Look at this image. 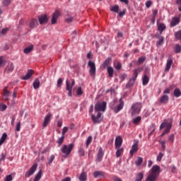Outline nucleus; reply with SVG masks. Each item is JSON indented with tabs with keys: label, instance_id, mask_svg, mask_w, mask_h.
<instances>
[{
	"label": "nucleus",
	"instance_id": "27",
	"mask_svg": "<svg viewBox=\"0 0 181 181\" xmlns=\"http://www.w3.org/2000/svg\"><path fill=\"white\" fill-rule=\"evenodd\" d=\"M80 181H86L87 180V173L85 172H82L78 177Z\"/></svg>",
	"mask_w": 181,
	"mask_h": 181
},
{
	"label": "nucleus",
	"instance_id": "49",
	"mask_svg": "<svg viewBox=\"0 0 181 181\" xmlns=\"http://www.w3.org/2000/svg\"><path fill=\"white\" fill-rule=\"evenodd\" d=\"M145 60H146V58L145 57H141L139 58V59H138L139 64H142V63H144V62H145Z\"/></svg>",
	"mask_w": 181,
	"mask_h": 181
},
{
	"label": "nucleus",
	"instance_id": "12",
	"mask_svg": "<svg viewBox=\"0 0 181 181\" xmlns=\"http://www.w3.org/2000/svg\"><path fill=\"white\" fill-rule=\"evenodd\" d=\"M180 18H181V14H180L178 17H173L170 22V26L175 27L177 25H179V23H180Z\"/></svg>",
	"mask_w": 181,
	"mask_h": 181
},
{
	"label": "nucleus",
	"instance_id": "11",
	"mask_svg": "<svg viewBox=\"0 0 181 181\" xmlns=\"http://www.w3.org/2000/svg\"><path fill=\"white\" fill-rule=\"evenodd\" d=\"M142 70H144V69H142V68H137V69L133 70V76H132V78L130 79V81H135L138 77V74H139V73H141V71H142Z\"/></svg>",
	"mask_w": 181,
	"mask_h": 181
},
{
	"label": "nucleus",
	"instance_id": "3",
	"mask_svg": "<svg viewBox=\"0 0 181 181\" xmlns=\"http://www.w3.org/2000/svg\"><path fill=\"white\" fill-rule=\"evenodd\" d=\"M94 108V106L93 105H90V110H89V113L91 114V118H92V121L93 122H94V124H100V122H101L103 121V118H101V112H98L97 114V116L94 115L93 114V110Z\"/></svg>",
	"mask_w": 181,
	"mask_h": 181
},
{
	"label": "nucleus",
	"instance_id": "51",
	"mask_svg": "<svg viewBox=\"0 0 181 181\" xmlns=\"http://www.w3.org/2000/svg\"><path fill=\"white\" fill-rule=\"evenodd\" d=\"M160 144H161L162 148L165 151L166 148V141L165 140H163L160 141Z\"/></svg>",
	"mask_w": 181,
	"mask_h": 181
},
{
	"label": "nucleus",
	"instance_id": "26",
	"mask_svg": "<svg viewBox=\"0 0 181 181\" xmlns=\"http://www.w3.org/2000/svg\"><path fill=\"white\" fill-rule=\"evenodd\" d=\"M113 66L116 70H121L122 68V64L119 61H115Z\"/></svg>",
	"mask_w": 181,
	"mask_h": 181
},
{
	"label": "nucleus",
	"instance_id": "8",
	"mask_svg": "<svg viewBox=\"0 0 181 181\" xmlns=\"http://www.w3.org/2000/svg\"><path fill=\"white\" fill-rule=\"evenodd\" d=\"M88 65L90 67L89 74L90 77L94 78L95 77V71H96L95 63H94L93 62L89 61L88 63Z\"/></svg>",
	"mask_w": 181,
	"mask_h": 181
},
{
	"label": "nucleus",
	"instance_id": "57",
	"mask_svg": "<svg viewBox=\"0 0 181 181\" xmlns=\"http://www.w3.org/2000/svg\"><path fill=\"white\" fill-rule=\"evenodd\" d=\"M8 32V28H4L1 32L0 33V36H2V35H5Z\"/></svg>",
	"mask_w": 181,
	"mask_h": 181
},
{
	"label": "nucleus",
	"instance_id": "1",
	"mask_svg": "<svg viewBox=\"0 0 181 181\" xmlns=\"http://www.w3.org/2000/svg\"><path fill=\"white\" fill-rule=\"evenodd\" d=\"M159 173H160V167L158 165H154L149 170V175L146 181H156V179L159 177Z\"/></svg>",
	"mask_w": 181,
	"mask_h": 181
},
{
	"label": "nucleus",
	"instance_id": "36",
	"mask_svg": "<svg viewBox=\"0 0 181 181\" xmlns=\"http://www.w3.org/2000/svg\"><path fill=\"white\" fill-rule=\"evenodd\" d=\"M143 86H146V84H148V83H149V77H148V75H144L143 76Z\"/></svg>",
	"mask_w": 181,
	"mask_h": 181
},
{
	"label": "nucleus",
	"instance_id": "15",
	"mask_svg": "<svg viewBox=\"0 0 181 181\" xmlns=\"http://www.w3.org/2000/svg\"><path fill=\"white\" fill-rule=\"evenodd\" d=\"M35 71L32 69H28L25 76L21 77L22 80H29L33 76Z\"/></svg>",
	"mask_w": 181,
	"mask_h": 181
},
{
	"label": "nucleus",
	"instance_id": "24",
	"mask_svg": "<svg viewBox=\"0 0 181 181\" xmlns=\"http://www.w3.org/2000/svg\"><path fill=\"white\" fill-rule=\"evenodd\" d=\"M117 149L116 151V158H119V156H122V155L124 153V148H115Z\"/></svg>",
	"mask_w": 181,
	"mask_h": 181
},
{
	"label": "nucleus",
	"instance_id": "62",
	"mask_svg": "<svg viewBox=\"0 0 181 181\" xmlns=\"http://www.w3.org/2000/svg\"><path fill=\"white\" fill-rule=\"evenodd\" d=\"M53 160H54V155L50 156V158H49V163H52Z\"/></svg>",
	"mask_w": 181,
	"mask_h": 181
},
{
	"label": "nucleus",
	"instance_id": "42",
	"mask_svg": "<svg viewBox=\"0 0 181 181\" xmlns=\"http://www.w3.org/2000/svg\"><path fill=\"white\" fill-rule=\"evenodd\" d=\"M164 155L165 154L162 152L159 153L158 155L157 156V158H156L157 162H161L162 158H163Z\"/></svg>",
	"mask_w": 181,
	"mask_h": 181
},
{
	"label": "nucleus",
	"instance_id": "48",
	"mask_svg": "<svg viewBox=\"0 0 181 181\" xmlns=\"http://www.w3.org/2000/svg\"><path fill=\"white\" fill-rule=\"evenodd\" d=\"M8 108V106L4 103H0V111H5Z\"/></svg>",
	"mask_w": 181,
	"mask_h": 181
},
{
	"label": "nucleus",
	"instance_id": "50",
	"mask_svg": "<svg viewBox=\"0 0 181 181\" xmlns=\"http://www.w3.org/2000/svg\"><path fill=\"white\" fill-rule=\"evenodd\" d=\"M83 89H81V87H78L77 90H76V94L78 95H83Z\"/></svg>",
	"mask_w": 181,
	"mask_h": 181
},
{
	"label": "nucleus",
	"instance_id": "28",
	"mask_svg": "<svg viewBox=\"0 0 181 181\" xmlns=\"http://www.w3.org/2000/svg\"><path fill=\"white\" fill-rule=\"evenodd\" d=\"M165 29H166V25L164 23H160L158 25V30L160 33H162Z\"/></svg>",
	"mask_w": 181,
	"mask_h": 181
},
{
	"label": "nucleus",
	"instance_id": "46",
	"mask_svg": "<svg viewBox=\"0 0 181 181\" xmlns=\"http://www.w3.org/2000/svg\"><path fill=\"white\" fill-rule=\"evenodd\" d=\"M91 142H93V136H89L86 141V146L88 147V146L90 145V144H91Z\"/></svg>",
	"mask_w": 181,
	"mask_h": 181
},
{
	"label": "nucleus",
	"instance_id": "17",
	"mask_svg": "<svg viewBox=\"0 0 181 181\" xmlns=\"http://www.w3.org/2000/svg\"><path fill=\"white\" fill-rule=\"evenodd\" d=\"M104 156V151H103V148L100 147L98 155H97V162H101L103 160V157Z\"/></svg>",
	"mask_w": 181,
	"mask_h": 181
},
{
	"label": "nucleus",
	"instance_id": "43",
	"mask_svg": "<svg viewBox=\"0 0 181 181\" xmlns=\"http://www.w3.org/2000/svg\"><path fill=\"white\" fill-rule=\"evenodd\" d=\"M168 141L170 142V144H173V142H175V134H170L168 136Z\"/></svg>",
	"mask_w": 181,
	"mask_h": 181
},
{
	"label": "nucleus",
	"instance_id": "41",
	"mask_svg": "<svg viewBox=\"0 0 181 181\" xmlns=\"http://www.w3.org/2000/svg\"><path fill=\"white\" fill-rule=\"evenodd\" d=\"M33 49V45H30L29 47L24 49V53H25V54H28V53H30V52H32Z\"/></svg>",
	"mask_w": 181,
	"mask_h": 181
},
{
	"label": "nucleus",
	"instance_id": "19",
	"mask_svg": "<svg viewBox=\"0 0 181 181\" xmlns=\"http://www.w3.org/2000/svg\"><path fill=\"white\" fill-rule=\"evenodd\" d=\"M172 64H173V59H172V58H169L167 60V63L165 66V71H169V70H170V67H172Z\"/></svg>",
	"mask_w": 181,
	"mask_h": 181
},
{
	"label": "nucleus",
	"instance_id": "7",
	"mask_svg": "<svg viewBox=\"0 0 181 181\" xmlns=\"http://www.w3.org/2000/svg\"><path fill=\"white\" fill-rule=\"evenodd\" d=\"M107 109V103L106 102H98L95 105V111L100 112H105V110Z\"/></svg>",
	"mask_w": 181,
	"mask_h": 181
},
{
	"label": "nucleus",
	"instance_id": "55",
	"mask_svg": "<svg viewBox=\"0 0 181 181\" xmlns=\"http://www.w3.org/2000/svg\"><path fill=\"white\" fill-rule=\"evenodd\" d=\"M67 131H69V127H64L62 129V135L64 136V135H66V132H67Z\"/></svg>",
	"mask_w": 181,
	"mask_h": 181
},
{
	"label": "nucleus",
	"instance_id": "13",
	"mask_svg": "<svg viewBox=\"0 0 181 181\" xmlns=\"http://www.w3.org/2000/svg\"><path fill=\"white\" fill-rule=\"evenodd\" d=\"M122 145V137L121 136H117L115 141V148H121Z\"/></svg>",
	"mask_w": 181,
	"mask_h": 181
},
{
	"label": "nucleus",
	"instance_id": "4",
	"mask_svg": "<svg viewBox=\"0 0 181 181\" xmlns=\"http://www.w3.org/2000/svg\"><path fill=\"white\" fill-rule=\"evenodd\" d=\"M165 129V132H170V129H172V120L170 119H165L163 122L160 126V129Z\"/></svg>",
	"mask_w": 181,
	"mask_h": 181
},
{
	"label": "nucleus",
	"instance_id": "22",
	"mask_svg": "<svg viewBox=\"0 0 181 181\" xmlns=\"http://www.w3.org/2000/svg\"><path fill=\"white\" fill-rule=\"evenodd\" d=\"M37 25H38L37 20L32 19L30 21L29 27L30 28V29H33L34 28H36Z\"/></svg>",
	"mask_w": 181,
	"mask_h": 181
},
{
	"label": "nucleus",
	"instance_id": "44",
	"mask_svg": "<svg viewBox=\"0 0 181 181\" xmlns=\"http://www.w3.org/2000/svg\"><path fill=\"white\" fill-rule=\"evenodd\" d=\"M175 39H177V40H181V30L175 34Z\"/></svg>",
	"mask_w": 181,
	"mask_h": 181
},
{
	"label": "nucleus",
	"instance_id": "63",
	"mask_svg": "<svg viewBox=\"0 0 181 181\" xmlns=\"http://www.w3.org/2000/svg\"><path fill=\"white\" fill-rule=\"evenodd\" d=\"M157 15H158V10L157 9L153 10V17L156 18Z\"/></svg>",
	"mask_w": 181,
	"mask_h": 181
},
{
	"label": "nucleus",
	"instance_id": "25",
	"mask_svg": "<svg viewBox=\"0 0 181 181\" xmlns=\"http://www.w3.org/2000/svg\"><path fill=\"white\" fill-rule=\"evenodd\" d=\"M33 88H35V90H37V88H39V87H40V81L39 80V78H36L33 83Z\"/></svg>",
	"mask_w": 181,
	"mask_h": 181
},
{
	"label": "nucleus",
	"instance_id": "47",
	"mask_svg": "<svg viewBox=\"0 0 181 181\" xmlns=\"http://www.w3.org/2000/svg\"><path fill=\"white\" fill-rule=\"evenodd\" d=\"M94 177H98V176H103V172L101 171H95L93 173Z\"/></svg>",
	"mask_w": 181,
	"mask_h": 181
},
{
	"label": "nucleus",
	"instance_id": "60",
	"mask_svg": "<svg viewBox=\"0 0 181 181\" xmlns=\"http://www.w3.org/2000/svg\"><path fill=\"white\" fill-rule=\"evenodd\" d=\"M151 5H152V1H147L146 2V8H151Z\"/></svg>",
	"mask_w": 181,
	"mask_h": 181
},
{
	"label": "nucleus",
	"instance_id": "35",
	"mask_svg": "<svg viewBox=\"0 0 181 181\" xmlns=\"http://www.w3.org/2000/svg\"><path fill=\"white\" fill-rule=\"evenodd\" d=\"M6 138H8V134H6V133H4L0 139V146L4 144V142H5V141H6Z\"/></svg>",
	"mask_w": 181,
	"mask_h": 181
},
{
	"label": "nucleus",
	"instance_id": "33",
	"mask_svg": "<svg viewBox=\"0 0 181 181\" xmlns=\"http://www.w3.org/2000/svg\"><path fill=\"white\" fill-rule=\"evenodd\" d=\"M110 11L112 12H115L116 13H118L119 12V6L115 5L110 8Z\"/></svg>",
	"mask_w": 181,
	"mask_h": 181
},
{
	"label": "nucleus",
	"instance_id": "38",
	"mask_svg": "<svg viewBox=\"0 0 181 181\" xmlns=\"http://www.w3.org/2000/svg\"><path fill=\"white\" fill-rule=\"evenodd\" d=\"M174 52L175 53H180L181 52V46L179 44L175 45L174 47Z\"/></svg>",
	"mask_w": 181,
	"mask_h": 181
},
{
	"label": "nucleus",
	"instance_id": "20",
	"mask_svg": "<svg viewBox=\"0 0 181 181\" xmlns=\"http://www.w3.org/2000/svg\"><path fill=\"white\" fill-rule=\"evenodd\" d=\"M169 101V96L168 95H163L160 99L159 103L161 104H166Z\"/></svg>",
	"mask_w": 181,
	"mask_h": 181
},
{
	"label": "nucleus",
	"instance_id": "16",
	"mask_svg": "<svg viewBox=\"0 0 181 181\" xmlns=\"http://www.w3.org/2000/svg\"><path fill=\"white\" fill-rule=\"evenodd\" d=\"M52 118V114L49 113L44 119V122L42 124L43 128H46L47 127L49 122H50V119Z\"/></svg>",
	"mask_w": 181,
	"mask_h": 181
},
{
	"label": "nucleus",
	"instance_id": "2",
	"mask_svg": "<svg viewBox=\"0 0 181 181\" xmlns=\"http://www.w3.org/2000/svg\"><path fill=\"white\" fill-rule=\"evenodd\" d=\"M118 101L117 100H114L112 103H110V108L115 112V114H118L119 112L121 111L124 108V100L122 99H119V103L117 106Z\"/></svg>",
	"mask_w": 181,
	"mask_h": 181
},
{
	"label": "nucleus",
	"instance_id": "53",
	"mask_svg": "<svg viewBox=\"0 0 181 181\" xmlns=\"http://www.w3.org/2000/svg\"><path fill=\"white\" fill-rule=\"evenodd\" d=\"M84 153H85V151H84V148H79L78 150V155L79 156H84Z\"/></svg>",
	"mask_w": 181,
	"mask_h": 181
},
{
	"label": "nucleus",
	"instance_id": "6",
	"mask_svg": "<svg viewBox=\"0 0 181 181\" xmlns=\"http://www.w3.org/2000/svg\"><path fill=\"white\" fill-rule=\"evenodd\" d=\"M142 109V103H135L132 105V115H135L141 112Z\"/></svg>",
	"mask_w": 181,
	"mask_h": 181
},
{
	"label": "nucleus",
	"instance_id": "31",
	"mask_svg": "<svg viewBox=\"0 0 181 181\" xmlns=\"http://www.w3.org/2000/svg\"><path fill=\"white\" fill-rule=\"evenodd\" d=\"M13 69H15L13 64H10L6 66V71H7V73H11V71H13Z\"/></svg>",
	"mask_w": 181,
	"mask_h": 181
},
{
	"label": "nucleus",
	"instance_id": "54",
	"mask_svg": "<svg viewBox=\"0 0 181 181\" xmlns=\"http://www.w3.org/2000/svg\"><path fill=\"white\" fill-rule=\"evenodd\" d=\"M16 131L19 132L21 131V122H18L16 125Z\"/></svg>",
	"mask_w": 181,
	"mask_h": 181
},
{
	"label": "nucleus",
	"instance_id": "32",
	"mask_svg": "<svg viewBox=\"0 0 181 181\" xmlns=\"http://www.w3.org/2000/svg\"><path fill=\"white\" fill-rule=\"evenodd\" d=\"M3 95H4V100H8V96L9 95V91L8 90L7 87L4 88Z\"/></svg>",
	"mask_w": 181,
	"mask_h": 181
},
{
	"label": "nucleus",
	"instance_id": "61",
	"mask_svg": "<svg viewBox=\"0 0 181 181\" xmlns=\"http://www.w3.org/2000/svg\"><path fill=\"white\" fill-rule=\"evenodd\" d=\"M3 4L5 6H8V5H9V4H11V0H4Z\"/></svg>",
	"mask_w": 181,
	"mask_h": 181
},
{
	"label": "nucleus",
	"instance_id": "64",
	"mask_svg": "<svg viewBox=\"0 0 181 181\" xmlns=\"http://www.w3.org/2000/svg\"><path fill=\"white\" fill-rule=\"evenodd\" d=\"M66 22H67L68 23L73 22V17H69V18H66Z\"/></svg>",
	"mask_w": 181,
	"mask_h": 181
},
{
	"label": "nucleus",
	"instance_id": "37",
	"mask_svg": "<svg viewBox=\"0 0 181 181\" xmlns=\"http://www.w3.org/2000/svg\"><path fill=\"white\" fill-rule=\"evenodd\" d=\"M142 117H141V116H138L136 118L133 119V124H134V125H138V124H139V122L141 121Z\"/></svg>",
	"mask_w": 181,
	"mask_h": 181
},
{
	"label": "nucleus",
	"instance_id": "30",
	"mask_svg": "<svg viewBox=\"0 0 181 181\" xmlns=\"http://www.w3.org/2000/svg\"><path fill=\"white\" fill-rule=\"evenodd\" d=\"M42 179V170H40L37 175H35L33 181H39Z\"/></svg>",
	"mask_w": 181,
	"mask_h": 181
},
{
	"label": "nucleus",
	"instance_id": "10",
	"mask_svg": "<svg viewBox=\"0 0 181 181\" xmlns=\"http://www.w3.org/2000/svg\"><path fill=\"white\" fill-rule=\"evenodd\" d=\"M37 169V163H34L33 166L25 173V177H30L35 172H36V170Z\"/></svg>",
	"mask_w": 181,
	"mask_h": 181
},
{
	"label": "nucleus",
	"instance_id": "45",
	"mask_svg": "<svg viewBox=\"0 0 181 181\" xmlns=\"http://www.w3.org/2000/svg\"><path fill=\"white\" fill-rule=\"evenodd\" d=\"M64 141V136H62L60 138L58 139L57 140V144H59V146L62 145L63 142Z\"/></svg>",
	"mask_w": 181,
	"mask_h": 181
},
{
	"label": "nucleus",
	"instance_id": "14",
	"mask_svg": "<svg viewBox=\"0 0 181 181\" xmlns=\"http://www.w3.org/2000/svg\"><path fill=\"white\" fill-rule=\"evenodd\" d=\"M59 15H60V11L59 10L55 11L52 15V25H54V23L57 22V18H59Z\"/></svg>",
	"mask_w": 181,
	"mask_h": 181
},
{
	"label": "nucleus",
	"instance_id": "40",
	"mask_svg": "<svg viewBox=\"0 0 181 181\" xmlns=\"http://www.w3.org/2000/svg\"><path fill=\"white\" fill-rule=\"evenodd\" d=\"M174 95H175V97H176L177 98H179V97H180V95H181V91H180V90L179 88H175V89L174 90Z\"/></svg>",
	"mask_w": 181,
	"mask_h": 181
},
{
	"label": "nucleus",
	"instance_id": "52",
	"mask_svg": "<svg viewBox=\"0 0 181 181\" xmlns=\"http://www.w3.org/2000/svg\"><path fill=\"white\" fill-rule=\"evenodd\" d=\"M13 180V178L12 177V175H8L6 176V178L4 179V181H12Z\"/></svg>",
	"mask_w": 181,
	"mask_h": 181
},
{
	"label": "nucleus",
	"instance_id": "56",
	"mask_svg": "<svg viewBox=\"0 0 181 181\" xmlns=\"http://www.w3.org/2000/svg\"><path fill=\"white\" fill-rule=\"evenodd\" d=\"M63 83V80L62 78H59L57 81V87H61Z\"/></svg>",
	"mask_w": 181,
	"mask_h": 181
},
{
	"label": "nucleus",
	"instance_id": "18",
	"mask_svg": "<svg viewBox=\"0 0 181 181\" xmlns=\"http://www.w3.org/2000/svg\"><path fill=\"white\" fill-rule=\"evenodd\" d=\"M47 16L46 15H42L38 17V21L40 25H43L44 23H47Z\"/></svg>",
	"mask_w": 181,
	"mask_h": 181
},
{
	"label": "nucleus",
	"instance_id": "23",
	"mask_svg": "<svg viewBox=\"0 0 181 181\" xmlns=\"http://www.w3.org/2000/svg\"><path fill=\"white\" fill-rule=\"evenodd\" d=\"M110 64H111V58H107L103 63L102 66L103 67V69H107V67H108Z\"/></svg>",
	"mask_w": 181,
	"mask_h": 181
},
{
	"label": "nucleus",
	"instance_id": "29",
	"mask_svg": "<svg viewBox=\"0 0 181 181\" xmlns=\"http://www.w3.org/2000/svg\"><path fill=\"white\" fill-rule=\"evenodd\" d=\"M107 73L109 77H113L114 76V68L112 66H108L107 67Z\"/></svg>",
	"mask_w": 181,
	"mask_h": 181
},
{
	"label": "nucleus",
	"instance_id": "5",
	"mask_svg": "<svg viewBox=\"0 0 181 181\" xmlns=\"http://www.w3.org/2000/svg\"><path fill=\"white\" fill-rule=\"evenodd\" d=\"M73 148H74V144H70L69 145H64L62 148L61 151L62 152V153H64V155H65V156H69V155H70V153H71V151H73Z\"/></svg>",
	"mask_w": 181,
	"mask_h": 181
},
{
	"label": "nucleus",
	"instance_id": "21",
	"mask_svg": "<svg viewBox=\"0 0 181 181\" xmlns=\"http://www.w3.org/2000/svg\"><path fill=\"white\" fill-rule=\"evenodd\" d=\"M76 84V81L74 79H71V83L69 81V80H66V90H69L68 88H71V90L73 89V86Z\"/></svg>",
	"mask_w": 181,
	"mask_h": 181
},
{
	"label": "nucleus",
	"instance_id": "9",
	"mask_svg": "<svg viewBox=\"0 0 181 181\" xmlns=\"http://www.w3.org/2000/svg\"><path fill=\"white\" fill-rule=\"evenodd\" d=\"M139 144V141L138 140H134V144L132 146V149L130 150V156H134V153H136V152H138V145Z\"/></svg>",
	"mask_w": 181,
	"mask_h": 181
},
{
	"label": "nucleus",
	"instance_id": "39",
	"mask_svg": "<svg viewBox=\"0 0 181 181\" xmlns=\"http://www.w3.org/2000/svg\"><path fill=\"white\" fill-rule=\"evenodd\" d=\"M143 162H144V158H142L141 157H139L137 158V160L135 161V164L137 166H141V165H142Z\"/></svg>",
	"mask_w": 181,
	"mask_h": 181
},
{
	"label": "nucleus",
	"instance_id": "58",
	"mask_svg": "<svg viewBox=\"0 0 181 181\" xmlns=\"http://www.w3.org/2000/svg\"><path fill=\"white\" fill-rule=\"evenodd\" d=\"M125 78H127V74H123L120 76V80L121 81H124V80H125Z\"/></svg>",
	"mask_w": 181,
	"mask_h": 181
},
{
	"label": "nucleus",
	"instance_id": "34",
	"mask_svg": "<svg viewBox=\"0 0 181 181\" xmlns=\"http://www.w3.org/2000/svg\"><path fill=\"white\" fill-rule=\"evenodd\" d=\"M144 179V173H139L136 176L135 181H142Z\"/></svg>",
	"mask_w": 181,
	"mask_h": 181
},
{
	"label": "nucleus",
	"instance_id": "59",
	"mask_svg": "<svg viewBox=\"0 0 181 181\" xmlns=\"http://www.w3.org/2000/svg\"><path fill=\"white\" fill-rule=\"evenodd\" d=\"M177 5L179 6L178 9L181 12V0H177Z\"/></svg>",
	"mask_w": 181,
	"mask_h": 181
}]
</instances>
